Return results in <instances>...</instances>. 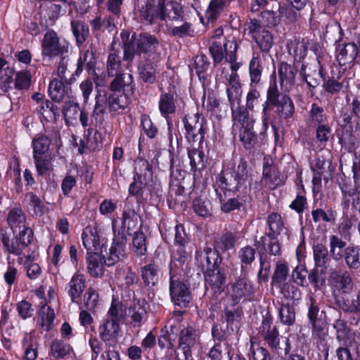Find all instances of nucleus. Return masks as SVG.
<instances>
[{"instance_id": "nucleus-53", "label": "nucleus", "mask_w": 360, "mask_h": 360, "mask_svg": "<svg viewBox=\"0 0 360 360\" xmlns=\"http://www.w3.org/2000/svg\"><path fill=\"white\" fill-rule=\"evenodd\" d=\"M138 217L134 210L131 208H124L122 213V229L123 233L127 231H130L137 225Z\"/></svg>"}, {"instance_id": "nucleus-23", "label": "nucleus", "mask_w": 360, "mask_h": 360, "mask_svg": "<svg viewBox=\"0 0 360 360\" xmlns=\"http://www.w3.org/2000/svg\"><path fill=\"white\" fill-rule=\"evenodd\" d=\"M328 246L330 255L334 261L339 262L343 259L347 247L346 241L337 235H330Z\"/></svg>"}, {"instance_id": "nucleus-4", "label": "nucleus", "mask_w": 360, "mask_h": 360, "mask_svg": "<svg viewBox=\"0 0 360 360\" xmlns=\"http://www.w3.org/2000/svg\"><path fill=\"white\" fill-rule=\"evenodd\" d=\"M248 34L255 41L262 53H269L274 45L272 33L259 20L252 18L246 22Z\"/></svg>"}, {"instance_id": "nucleus-39", "label": "nucleus", "mask_w": 360, "mask_h": 360, "mask_svg": "<svg viewBox=\"0 0 360 360\" xmlns=\"http://www.w3.org/2000/svg\"><path fill=\"white\" fill-rule=\"evenodd\" d=\"M328 267H318L315 266L313 271L308 275L309 280L314 285V288L320 289L328 283Z\"/></svg>"}, {"instance_id": "nucleus-44", "label": "nucleus", "mask_w": 360, "mask_h": 360, "mask_svg": "<svg viewBox=\"0 0 360 360\" xmlns=\"http://www.w3.org/2000/svg\"><path fill=\"white\" fill-rule=\"evenodd\" d=\"M139 74L144 82L153 84L155 81L156 77L152 60L145 61L144 60H139Z\"/></svg>"}, {"instance_id": "nucleus-62", "label": "nucleus", "mask_w": 360, "mask_h": 360, "mask_svg": "<svg viewBox=\"0 0 360 360\" xmlns=\"http://www.w3.org/2000/svg\"><path fill=\"white\" fill-rule=\"evenodd\" d=\"M267 224L270 230L268 234H271V236H275L280 234L284 228L281 216L276 212H273L268 216Z\"/></svg>"}, {"instance_id": "nucleus-56", "label": "nucleus", "mask_w": 360, "mask_h": 360, "mask_svg": "<svg viewBox=\"0 0 360 360\" xmlns=\"http://www.w3.org/2000/svg\"><path fill=\"white\" fill-rule=\"evenodd\" d=\"M228 0H212L205 13L209 21H214L228 4Z\"/></svg>"}, {"instance_id": "nucleus-5", "label": "nucleus", "mask_w": 360, "mask_h": 360, "mask_svg": "<svg viewBox=\"0 0 360 360\" xmlns=\"http://www.w3.org/2000/svg\"><path fill=\"white\" fill-rule=\"evenodd\" d=\"M134 173V181L129 188V192L132 195H138L143 187L151 185L153 181L151 165L144 159L135 162Z\"/></svg>"}, {"instance_id": "nucleus-45", "label": "nucleus", "mask_w": 360, "mask_h": 360, "mask_svg": "<svg viewBox=\"0 0 360 360\" xmlns=\"http://www.w3.org/2000/svg\"><path fill=\"white\" fill-rule=\"evenodd\" d=\"M25 349V357L27 360H34L37 356L38 345L36 339L31 333H26L22 339Z\"/></svg>"}, {"instance_id": "nucleus-50", "label": "nucleus", "mask_w": 360, "mask_h": 360, "mask_svg": "<svg viewBox=\"0 0 360 360\" xmlns=\"http://www.w3.org/2000/svg\"><path fill=\"white\" fill-rule=\"evenodd\" d=\"M80 108L78 103L73 101L65 102L63 106V115L65 122L70 125L73 124L74 122L77 121L80 112Z\"/></svg>"}, {"instance_id": "nucleus-42", "label": "nucleus", "mask_w": 360, "mask_h": 360, "mask_svg": "<svg viewBox=\"0 0 360 360\" xmlns=\"http://www.w3.org/2000/svg\"><path fill=\"white\" fill-rule=\"evenodd\" d=\"M84 63L86 64L87 69H91L96 63L95 48L92 45L85 51L83 57L79 58L77 70L75 73L72 74V76L75 75L79 76L81 74L83 70Z\"/></svg>"}, {"instance_id": "nucleus-55", "label": "nucleus", "mask_w": 360, "mask_h": 360, "mask_svg": "<svg viewBox=\"0 0 360 360\" xmlns=\"http://www.w3.org/2000/svg\"><path fill=\"white\" fill-rule=\"evenodd\" d=\"M194 212L199 216L208 217L212 215V208L210 200L196 198L193 202Z\"/></svg>"}, {"instance_id": "nucleus-24", "label": "nucleus", "mask_w": 360, "mask_h": 360, "mask_svg": "<svg viewBox=\"0 0 360 360\" xmlns=\"http://www.w3.org/2000/svg\"><path fill=\"white\" fill-rule=\"evenodd\" d=\"M85 286L84 276L78 272L75 273L68 285V293L72 302H75L80 297Z\"/></svg>"}, {"instance_id": "nucleus-52", "label": "nucleus", "mask_w": 360, "mask_h": 360, "mask_svg": "<svg viewBox=\"0 0 360 360\" xmlns=\"http://www.w3.org/2000/svg\"><path fill=\"white\" fill-rule=\"evenodd\" d=\"M262 68L259 57H252L249 63L250 86L257 85L262 77Z\"/></svg>"}, {"instance_id": "nucleus-10", "label": "nucleus", "mask_w": 360, "mask_h": 360, "mask_svg": "<svg viewBox=\"0 0 360 360\" xmlns=\"http://www.w3.org/2000/svg\"><path fill=\"white\" fill-rule=\"evenodd\" d=\"M295 10L290 4H283L279 6L278 15L274 11H266L262 13V16L268 20L269 24L274 26L281 22L291 23L295 22L299 17Z\"/></svg>"}, {"instance_id": "nucleus-58", "label": "nucleus", "mask_w": 360, "mask_h": 360, "mask_svg": "<svg viewBox=\"0 0 360 360\" xmlns=\"http://www.w3.org/2000/svg\"><path fill=\"white\" fill-rule=\"evenodd\" d=\"M188 156L190 159V165L193 169H203L205 165V155L202 150H199L195 148H188Z\"/></svg>"}, {"instance_id": "nucleus-28", "label": "nucleus", "mask_w": 360, "mask_h": 360, "mask_svg": "<svg viewBox=\"0 0 360 360\" xmlns=\"http://www.w3.org/2000/svg\"><path fill=\"white\" fill-rule=\"evenodd\" d=\"M115 277L122 286L129 287L137 283L139 278L137 275L132 269L127 266H118L116 268Z\"/></svg>"}, {"instance_id": "nucleus-54", "label": "nucleus", "mask_w": 360, "mask_h": 360, "mask_svg": "<svg viewBox=\"0 0 360 360\" xmlns=\"http://www.w3.org/2000/svg\"><path fill=\"white\" fill-rule=\"evenodd\" d=\"M122 64L120 56L114 49L110 51L106 62V69L108 76L112 77L121 70Z\"/></svg>"}, {"instance_id": "nucleus-41", "label": "nucleus", "mask_w": 360, "mask_h": 360, "mask_svg": "<svg viewBox=\"0 0 360 360\" xmlns=\"http://www.w3.org/2000/svg\"><path fill=\"white\" fill-rule=\"evenodd\" d=\"M131 317L134 323H140L147 317V303L144 300H134L130 308Z\"/></svg>"}, {"instance_id": "nucleus-61", "label": "nucleus", "mask_w": 360, "mask_h": 360, "mask_svg": "<svg viewBox=\"0 0 360 360\" xmlns=\"http://www.w3.org/2000/svg\"><path fill=\"white\" fill-rule=\"evenodd\" d=\"M40 18L42 19L49 18V20H53L58 17L60 11V6L58 4H53L51 1L45 2L39 7Z\"/></svg>"}, {"instance_id": "nucleus-6", "label": "nucleus", "mask_w": 360, "mask_h": 360, "mask_svg": "<svg viewBox=\"0 0 360 360\" xmlns=\"http://www.w3.org/2000/svg\"><path fill=\"white\" fill-rule=\"evenodd\" d=\"M68 51V44L61 40L56 32L52 30L47 31L41 41V55L44 58L52 59L56 56L62 57Z\"/></svg>"}, {"instance_id": "nucleus-11", "label": "nucleus", "mask_w": 360, "mask_h": 360, "mask_svg": "<svg viewBox=\"0 0 360 360\" xmlns=\"http://www.w3.org/2000/svg\"><path fill=\"white\" fill-rule=\"evenodd\" d=\"M169 292L172 302L180 307H187L192 299L187 285L172 276L170 277Z\"/></svg>"}, {"instance_id": "nucleus-3", "label": "nucleus", "mask_w": 360, "mask_h": 360, "mask_svg": "<svg viewBox=\"0 0 360 360\" xmlns=\"http://www.w3.org/2000/svg\"><path fill=\"white\" fill-rule=\"evenodd\" d=\"M328 285L335 298L349 293L354 286V282L349 273L346 270L336 268L328 269Z\"/></svg>"}, {"instance_id": "nucleus-17", "label": "nucleus", "mask_w": 360, "mask_h": 360, "mask_svg": "<svg viewBox=\"0 0 360 360\" xmlns=\"http://www.w3.org/2000/svg\"><path fill=\"white\" fill-rule=\"evenodd\" d=\"M198 342L199 335L194 328L187 326L180 331L178 343L179 347L183 350L184 354L190 355L191 348L198 343Z\"/></svg>"}, {"instance_id": "nucleus-16", "label": "nucleus", "mask_w": 360, "mask_h": 360, "mask_svg": "<svg viewBox=\"0 0 360 360\" xmlns=\"http://www.w3.org/2000/svg\"><path fill=\"white\" fill-rule=\"evenodd\" d=\"M259 334L269 347L277 349L279 345L278 331L276 326L271 325V319L266 317L262 320L259 328Z\"/></svg>"}, {"instance_id": "nucleus-64", "label": "nucleus", "mask_w": 360, "mask_h": 360, "mask_svg": "<svg viewBox=\"0 0 360 360\" xmlns=\"http://www.w3.org/2000/svg\"><path fill=\"white\" fill-rule=\"evenodd\" d=\"M255 249L250 245H246L240 248L238 252V257L242 266L250 265L255 259Z\"/></svg>"}, {"instance_id": "nucleus-37", "label": "nucleus", "mask_w": 360, "mask_h": 360, "mask_svg": "<svg viewBox=\"0 0 360 360\" xmlns=\"http://www.w3.org/2000/svg\"><path fill=\"white\" fill-rule=\"evenodd\" d=\"M311 217L313 221L316 224L323 221L333 224L336 221L337 212L332 208L327 210L316 208L312 210Z\"/></svg>"}, {"instance_id": "nucleus-15", "label": "nucleus", "mask_w": 360, "mask_h": 360, "mask_svg": "<svg viewBox=\"0 0 360 360\" xmlns=\"http://www.w3.org/2000/svg\"><path fill=\"white\" fill-rule=\"evenodd\" d=\"M297 70L285 62H281L278 68V75L281 89L289 92L295 85Z\"/></svg>"}, {"instance_id": "nucleus-13", "label": "nucleus", "mask_w": 360, "mask_h": 360, "mask_svg": "<svg viewBox=\"0 0 360 360\" xmlns=\"http://www.w3.org/2000/svg\"><path fill=\"white\" fill-rule=\"evenodd\" d=\"M108 108V94L102 89L97 90L95 97V105L91 112L92 122H95V125L101 124L107 114Z\"/></svg>"}, {"instance_id": "nucleus-9", "label": "nucleus", "mask_w": 360, "mask_h": 360, "mask_svg": "<svg viewBox=\"0 0 360 360\" xmlns=\"http://www.w3.org/2000/svg\"><path fill=\"white\" fill-rule=\"evenodd\" d=\"M205 284L207 292H210L216 300L224 291L226 287V275L224 270L217 267L206 271Z\"/></svg>"}, {"instance_id": "nucleus-33", "label": "nucleus", "mask_w": 360, "mask_h": 360, "mask_svg": "<svg viewBox=\"0 0 360 360\" xmlns=\"http://www.w3.org/2000/svg\"><path fill=\"white\" fill-rule=\"evenodd\" d=\"M73 352L72 347L60 340H54L50 346V356L55 359H64Z\"/></svg>"}, {"instance_id": "nucleus-19", "label": "nucleus", "mask_w": 360, "mask_h": 360, "mask_svg": "<svg viewBox=\"0 0 360 360\" xmlns=\"http://www.w3.org/2000/svg\"><path fill=\"white\" fill-rule=\"evenodd\" d=\"M254 293L251 283L245 277L238 278L232 286V297L234 302H238L242 298H248Z\"/></svg>"}, {"instance_id": "nucleus-43", "label": "nucleus", "mask_w": 360, "mask_h": 360, "mask_svg": "<svg viewBox=\"0 0 360 360\" xmlns=\"http://www.w3.org/2000/svg\"><path fill=\"white\" fill-rule=\"evenodd\" d=\"M26 221V216L23 211L17 207L12 208L7 215V223L8 226L13 230L25 227Z\"/></svg>"}, {"instance_id": "nucleus-40", "label": "nucleus", "mask_w": 360, "mask_h": 360, "mask_svg": "<svg viewBox=\"0 0 360 360\" xmlns=\"http://www.w3.org/2000/svg\"><path fill=\"white\" fill-rule=\"evenodd\" d=\"M128 95L117 91L108 95L109 110L117 112L120 109H124L128 105Z\"/></svg>"}, {"instance_id": "nucleus-14", "label": "nucleus", "mask_w": 360, "mask_h": 360, "mask_svg": "<svg viewBox=\"0 0 360 360\" xmlns=\"http://www.w3.org/2000/svg\"><path fill=\"white\" fill-rule=\"evenodd\" d=\"M300 76L310 87L315 88L323 77V70L319 62L314 64H302Z\"/></svg>"}, {"instance_id": "nucleus-22", "label": "nucleus", "mask_w": 360, "mask_h": 360, "mask_svg": "<svg viewBox=\"0 0 360 360\" xmlns=\"http://www.w3.org/2000/svg\"><path fill=\"white\" fill-rule=\"evenodd\" d=\"M82 238L83 245L88 252H97L100 249V238L96 229L86 226L83 231Z\"/></svg>"}, {"instance_id": "nucleus-63", "label": "nucleus", "mask_w": 360, "mask_h": 360, "mask_svg": "<svg viewBox=\"0 0 360 360\" xmlns=\"http://www.w3.org/2000/svg\"><path fill=\"white\" fill-rule=\"evenodd\" d=\"M35 167L37 173L43 175L50 169H51V155H33Z\"/></svg>"}, {"instance_id": "nucleus-8", "label": "nucleus", "mask_w": 360, "mask_h": 360, "mask_svg": "<svg viewBox=\"0 0 360 360\" xmlns=\"http://www.w3.org/2000/svg\"><path fill=\"white\" fill-rule=\"evenodd\" d=\"M32 231L30 228H25L16 238H10L6 234L0 235V240L3 245L4 252L15 256H20L22 250L31 243Z\"/></svg>"}, {"instance_id": "nucleus-36", "label": "nucleus", "mask_w": 360, "mask_h": 360, "mask_svg": "<svg viewBox=\"0 0 360 360\" xmlns=\"http://www.w3.org/2000/svg\"><path fill=\"white\" fill-rule=\"evenodd\" d=\"M313 257L316 266L325 267L330 261V252L325 245L314 243L313 245Z\"/></svg>"}, {"instance_id": "nucleus-51", "label": "nucleus", "mask_w": 360, "mask_h": 360, "mask_svg": "<svg viewBox=\"0 0 360 360\" xmlns=\"http://www.w3.org/2000/svg\"><path fill=\"white\" fill-rule=\"evenodd\" d=\"M231 172L236 176V178H238L240 184H243L245 186L247 184L250 185V169L248 167V163L245 160L241 159L236 168Z\"/></svg>"}, {"instance_id": "nucleus-30", "label": "nucleus", "mask_w": 360, "mask_h": 360, "mask_svg": "<svg viewBox=\"0 0 360 360\" xmlns=\"http://www.w3.org/2000/svg\"><path fill=\"white\" fill-rule=\"evenodd\" d=\"M86 264L89 274L92 277H100L104 271V261H102L101 255L98 252H87Z\"/></svg>"}, {"instance_id": "nucleus-25", "label": "nucleus", "mask_w": 360, "mask_h": 360, "mask_svg": "<svg viewBox=\"0 0 360 360\" xmlns=\"http://www.w3.org/2000/svg\"><path fill=\"white\" fill-rule=\"evenodd\" d=\"M238 46L235 39L226 40L224 42V51L226 53L225 60L230 64L231 73L229 75L238 74L237 71L241 64L236 61L237 50Z\"/></svg>"}, {"instance_id": "nucleus-59", "label": "nucleus", "mask_w": 360, "mask_h": 360, "mask_svg": "<svg viewBox=\"0 0 360 360\" xmlns=\"http://www.w3.org/2000/svg\"><path fill=\"white\" fill-rule=\"evenodd\" d=\"M236 243V236L231 232H226L221 235L216 243V248L221 252L233 249Z\"/></svg>"}, {"instance_id": "nucleus-32", "label": "nucleus", "mask_w": 360, "mask_h": 360, "mask_svg": "<svg viewBox=\"0 0 360 360\" xmlns=\"http://www.w3.org/2000/svg\"><path fill=\"white\" fill-rule=\"evenodd\" d=\"M342 192L348 196H355L359 193L360 181L346 176L344 173L340 174L338 179Z\"/></svg>"}, {"instance_id": "nucleus-35", "label": "nucleus", "mask_w": 360, "mask_h": 360, "mask_svg": "<svg viewBox=\"0 0 360 360\" xmlns=\"http://www.w3.org/2000/svg\"><path fill=\"white\" fill-rule=\"evenodd\" d=\"M339 307L345 312L353 315L350 318V323L357 325L360 321V306L357 299L343 300L342 303L338 302Z\"/></svg>"}, {"instance_id": "nucleus-29", "label": "nucleus", "mask_w": 360, "mask_h": 360, "mask_svg": "<svg viewBox=\"0 0 360 360\" xmlns=\"http://www.w3.org/2000/svg\"><path fill=\"white\" fill-rule=\"evenodd\" d=\"M54 319V310L46 304H41L38 312L37 323L44 330L49 331L53 328Z\"/></svg>"}, {"instance_id": "nucleus-60", "label": "nucleus", "mask_w": 360, "mask_h": 360, "mask_svg": "<svg viewBox=\"0 0 360 360\" xmlns=\"http://www.w3.org/2000/svg\"><path fill=\"white\" fill-rule=\"evenodd\" d=\"M71 27L77 44H83L89 35V28L82 22L72 20Z\"/></svg>"}, {"instance_id": "nucleus-26", "label": "nucleus", "mask_w": 360, "mask_h": 360, "mask_svg": "<svg viewBox=\"0 0 360 360\" xmlns=\"http://www.w3.org/2000/svg\"><path fill=\"white\" fill-rule=\"evenodd\" d=\"M71 89L69 86H65L63 82L57 79H53L49 86V94L52 100L60 103L66 97L70 96Z\"/></svg>"}, {"instance_id": "nucleus-31", "label": "nucleus", "mask_w": 360, "mask_h": 360, "mask_svg": "<svg viewBox=\"0 0 360 360\" xmlns=\"http://www.w3.org/2000/svg\"><path fill=\"white\" fill-rule=\"evenodd\" d=\"M217 184L221 189L231 192L238 191L244 186L239 182L238 178H236L231 171L224 172L217 180Z\"/></svg>"}, {"instance_id": "nucleus-49", "label": "nucleus", "mask_w": 360, "mask_h": 360, "mask_svg": "<svg viewBox=\"0 0 360 360\" xmlns=\"http://www.w3.org/2000/svg\"><path fill=\"white\" fill-rule=\"evenodd\" d=\"M264 246V250L271 255H280L281 253V245L274 236L266 234L260 240Z\"/></svg>"}, {"instance_id": "nucleus-1", "label": "nucleus", "mask_w": 360, "mask_h": 360, "mask_svg": "<svg viewBox=\"0 0 360 360\" xmlns=\"http://www.w3.org/2000/svg\"><path fill=\"white\" fill-rule=\"evenodd\" d=\"M120 37L123 43L124 60L131 62L135 56L145 61L154 60L158 58L157 48L159 42L155 36L143 34L138 36L124 30Z\"/></svg>"}, {"instance_id": "nucleus-2", "label": "nucleus", "mask_w": 360, "mask_h": 360, "mask_svg": "<svg viewBox=\"0 0 360 360\" xmlns=\"http://www.w3.org/2000/svg\"><path fill=\"white\" fill-rule=\"evenodd\" d=\"M231 111L233 134L238 136L245 148H252L257 141V134L253 130L255 120L244 106L233 107Z\"/></svg>"}, {"instance_id": "nucleus-47", "label": "nucleus", "mask_w": 360, "mask_h": 360, "mask_svg": "<svg viewBox=\"0 0 360 360\" xmlns=\"http://www.w3.org/2000/svg\"><path fill=\"white\" fill-rule=\"evenodd\" d=\"M141 277L146 285L155 286L158 281V266L153 264L144 266L141 269Z\"/></svg>"}, {"instance_id": "nucleus-27", "label": "nucleus", "mask_w": 360, "mask_h": 360, "mask_svg": "<svg viewBox=\"0 0 360 360\" xmlns=\"http://www.w3.org/2000/svg\"><path fill=\"white\" fill-rule=\"evenodd\" d=\"M99 335L101 339L106 342L117 338L120 327V323L106 319L99 326Z\"/></svg>"}, {"instance_id": "nucleus-21", "label": "nucleus", "mask_w": 360, "mask_h": 360, "mask_svg": "<svg viewBox=\"0 0 360 360\" xmlns=\"http://www.w3.org/2000/svg\"><path fill=\"white\" fill-rule=\"evenodd\" d=\"M358 52L359 48L354 43L340 44L337 49V59L340 65H345L355 60Z\"/></svg>"}, {"instance_id": "nucleus-46", "label": "nucleus", "mask_w": 360, "mask_h": 360, "mask_svg": "<svg viewBox=\"0 0 360 360\" xmlns=\"http://www.w3.org/2000/svg\"><path fill=\"white\" fill-rule=\"evenodd\" d=\"M51 140L44 134H37L32 142L33 155L49 154Z\"/></svg>"}, {"instance_id": "nucleus-38", "label": "nucleus", "mask_w": 360, "mask_h": 360, "mask_svg": "<svg viewBox=\"0 0 360 360\" xmlns=\"http://www.w3.org/2000/svg\"><path fill=\"white\" fill-rule=\"evenodd\" d=\"M158 108L161 115L165 118L176 110L174 95L171 93L161 94L158 102Z\"/></svg>"}, {"instance_id": "nucleus-18", "label": "nucleus", "mask_w": 360, "mask_h": 360, "mask_svg": "<svg viewBox=\"0 0 360 360\" xmlns=\"http://www.w3.org/2000/svg\"><path fill=\"white\" fill-rule=\"evenodd\" d=\"M115 75V78L110 84V90L117 92L122 91L124 94H132L134 90L132 75L128 73H117Z\"/></svg>"}, {"instance_id": "nucleus-48", "label": "nucleus", "mask_w": 360, "mask_h": 360, "mask_svg": "<svg viewBox=\"0 0 360 360\" xmlns=\"http://www.w3.org/2000/svg\"><path fill=\"white\" fill-rule=\"evenodd\" d=\"M274 106L276 107L278 113L285 119L291 117L294 114V104L291 98L286 94L283 95L280 101Z\"/></svg>"}, {"instance_id": "nucleus-7", "label": "nucleus", "mask_w": 360, "mask_h": 360, "mask_svg": "<svg viewBox=\"0 0 360 360\" xmlns=\"http://www.w3.org/2000/svg\"><path fill=\"white\" fill-rule=\"evenodd\" d=\"M115 223V220L112 221L114 233L112 245L109 252L103 255L105 264L109 266L115 264L126 257L127 238L123 231H116Z\"/></svg>"}, {"instance_id": "nucleus-34", "label": "nucleus", "mask_w": 360, "mask_h": 360, "mask_svg": "<svg viewBox=\"0 0 360 360\" xmlns=\"http://www.w3.org/2000/svg\"><path fill=\"white\" fill-rule=\"evenodd\" d=\"M343 259L349 269H359L360 268V248L354 245H348L345 249Z\"/></svg>"}, {"instance_id": "nucleus-57", "label": "nucleus", "mask_w": 360, "mask_h": 360, "mask_svg": "<svg viewBox=\"0 0 360 360\" xmlns=\"http://www.w3.org/2000/svg\"><path fill=\"white\" fill-rule=\"evenodd\" d=\"M276 288H278L279 292L288 300H299L301 299L302 293L300 289L290 283L285 282Z\"/></svg>"}, {"instance_id": "nucleus-20", "label": "nucleus", "mask_w": 360, "mask_h": 360, "mask_svg": "<svg viewBox=\"0 0 360 360\" xmlns=\"http://www.w3.org/2000/svg\"><path fill=\"white\" fill-rule=\"evenodd\" d=\"M160 8L162 21L179 22L184 20V14L182 6L176 1L167 3Z\"/></svg>"}, {"instance_id": "nucleus-12", "label": "nucleus", "mask_w": 360, "mask_h": 360, "mask_svg": "<svg viewBox=\"0 0 360 360\" xmlns=\"http://www.w3.org/2000/svg\"><path fill=\"white\" fill-rule=\"evenodd\" d=\"M155 0H138L137 5L139 8L141 19L148 24L157 23L161 20V8L159 6H155Z\"/></svg>"}]
</instances>
